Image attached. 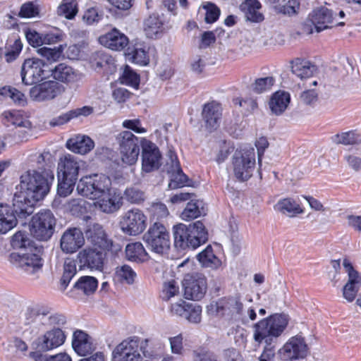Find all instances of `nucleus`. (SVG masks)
<instances>
[{"mask_svg":"<svg viewBox=\"0 0 361 361\" xmlns=\"http://www.w3.org/2000/svg\"><path fill=\"white\" fill-rule=\"evenodd\" d=\"M53 180V176L48 177L36 170L23 173L13 198L16 212L23 216L32 214L35 203L48 194Z\"/></svg>","mask_w":361,"mask_h":361,"instance_id":"nucleus-1","label":"nucleus"},{"mask_svg":"<svg viewBox=\"0 0 361 361\" xmlns=\"http://www.w3.org/2000/svg\"><path fill=\"white\" fill-rule=\"evenodd\" d=\"M175 246L180 250H195L208 240V232L200 221L189 225L180 223L173 226Z\"/></svg>","mask_w":361,"mask_h":361,"instance_id":"nucleus-2","label":"nucleus"},{"mask_svg":"<svg viewBox=\"0 0 361 361\" xmlns=\"http://www.w3.org/2000/svg\"><path fill=\"white\" fill-rule=\"evenodd\" d=\"M288 323V318L283 314H274L262 319L253 325V339L258 345H275Z\"/></svg>","mask_w":361,"mask_h":361,"instance_id":"nucleus-3","label":"nucleus"},{"mask_svg":"<svg viewBox=\"0 0 361 361\" xmlns=\"http://www.w3.org/2000/svg\"><path fill=\"white\" fill-rule=\"evenodd\" d=\"M111 189V178L102 173L82 177L76 188L78 194L93 200L108 195Z\"/></svg>","mask_w":361,"mask_h":361,"instance_id":"nucleus-4","label":"nucleus"},{"mask_svg":"<svg viewBox=\"0 0 361 361\" xmlns=\"http://www.w3.org/2000/svg\"><path fill=\"white\" fill-rule=\"evenodd\" d=\"M119 146V155L123 164L133 166L136 164L140 152L141 137L128 130H123L116 135Z\"/></svg>","mask_w":361,"mask_h":361,"instance_id":"nucleus-5","label":"nucleus"},{"mask_svg":"<svg viewBox=\"0 0 361 361\" xmlns=\"http://www.w3.org/2000/svg\"><path fill=\"white\" fill-rule=\"evenodd\" d=\"M256 159L254 148H244L235 151L232 158V169L234 177L244 182L250 179L255 168Z\"/></svg>","mask_w":361,"mask_h":361,"instance_id":"nucleus-6","label":"nucleus"},{"mask_svg":"<svg viewBox=\"0 0 361 361\" xmlns=\"http://www.w3.org/2000/svg\"><path fill=\"white\" fill-rule=\"evenodd\" d=\"M143 240L153 252L163 255L171 247L170 234L166 228L159 222L154 223L144 234Z\"/></svg>","mask_w":361,"mask_h":361,"instance_id":"nucleus-7","label":"nucleus"},{"mask_svg":"<svg viewBox=\"0 0 361 361\" xmlns=\"http://www.w3.org/2000/svg\"><path fill=\"white\" fill-rule=\"evenodd\" d=\"M51 68L37 58L25 59L21 67V79L25 85H32L50 76Z\"/></svg>","mask_w":361,"mask_h":361,"instance_id":"nucleus-8","label":"nucleus"},{"mask_svg":"<svg viewBox=\"0 0 361 361\" xmlns=\"http://www.w3.org/2000/svg\"><path fill=\"white\" fill-rule=\"evenodd\" d=\"M147 218L144 212L133 208L124 212L121 216L119 226L121 231L128 235H137L147 228Z\"/></svg>","mask_w":361,"mask_h":361,"instance_id":"nucleus-9","label":"nucleus"},{"mask_svg":"<svg viewBox=\"0 0 361 361\" xmlns=\"http://www.w3.org/2000/svg\"><path fill=\"white\" fill-rule=\"evenodd\" d=\"M56 220L52 212L44 210L32 216L30 232L39 240H47L54 233Z\"/></svg>","mask_w":361,"mask_h":361,"instance_id":"nucleus-10","label":"nucleus"},{"mask_svg":"<svg viewBox=\"0 0 361 361\" xmlns=\"http://www.w3.org/2000/svg\"><path fill=\"white\" fill-rule=\"evenodd\" d=\"M11 262L28 274H33L39 271L43 265L42 259L35 249L30 247L28 250L13 252L10 255Z\"/></svg>","mask_w":361,"mask_h":361,"instance_id":"nucleus-11","label":"nucleus"},{"mask_svg":"<svg viewBox=\"0 0 361 361\" xmlns=\"http://www.w3.org/2000/svg\"><path fill=\"white\" fill-rule=\"evenodd\" d=\"M182 284L184 296L188 300H200L207 292V279L200 273L185 274Z\"/></svg>","mask_w":361,"mask_h":361,"instance_id":"nucleus-12","label":"nucleus"},{"mask_svg":"<svg viewBox=\"0 0 361 361\" xmlns=\"http://www.w3.org/2000/svg\"><path fill=\"white\" fill-rule=\"evenodd\" d=\"M85 233L88 242L95 247L113 252L121 250V246L113 243L111 239L108 238L103 226L99 224L88 225Z\"/></svg>","mask_w":361,"mask_h":361,"instance_id":"nucleus-13","label":"nucleus"},{"mask_svg":"<svg viewBox=\"0 0 361 361\" xmlns=\"http://www.w3.org/2000/svg\"><path fill=\"white\" fill-rule=\"evenodd\" d=\"M140 338L137 336L129 337L120 343L112 352L113 361H140Z\"/></svg>","mask_w":361,"mask_h":361,"instance_id":"nucleus-14","label":"nucleus"},{"mask_svg":"<svg viewBox=\"0 0 361 361\" xmlns=\"http://www.w3.org/2000/svg\"><path fill=\"white\" fill-rule=\"evenodd\" d=\"M309 20L317 32L334 26H343L345 24L343 22H337V15L325 6L314 9L309 15Z\"/></svg>","mask_w":361,"mask_h":361,"instance_id":"nucleus-15","label":"nucleus"},{"mask_svg":"<svg viewBox=\"0 0 361 361\" xmlns=\"http://www.w3.org/2000/svg\"><path fill=\"white\" fill-rule=\"evenodd\" d=\"M142 171L150 173L160 166L161 153L157 146L152 141L141 137Z\"/></svg>","mask_w":361,"mask_h":361,"instance_id":"nucleus-16","label":"nucleus"},{"mask_svg":"<svg viewBox=\"0 0 361 361\" xmlns=\"http://www.w3.org/2000/svg\"><path fill=\"white\" fill-rule=\"evenodd\" d=\"M243 305L238 298H221L212 302L207 307L211 314L240 317L243 315Z\"/></svg>","mask_w":361,"mask_h":361,"instance_id":"nucleus-17","label":"nucleus"},{"mask_svg":"<svg viewBox=\"0 0 361 361\" xmlns=\"http://www.w3.org/2000/svg\"><path fill=\"white\" fill-rule=\"evenodd\" d=\"M307 353V345L301 336H293L280 349L282 360L291 361L304 358Z\"/></svg>","mask_w":361,"mask_h":361,"instance_id":"nucleus-18","label":"nucleus"},{"mask_svg":"<svg viewBox=\"0 0 361 361\" xmlns=\"http://www.w3.org/2000/svg\"><path fill=\"white\" fill-rule=\"evenodd\" d=\"M60 93L61 85L52 80L35 85L30 90V98L37 102L51 100Z\"/></svg>","mask_w":361,"mask_h":361,"instance_id":"nucleus-19","label":"nucleus"},{"mask_svg":"<svg viewBox=\"0 0 361 361\" xmlns=\"http://www.w3.org/2000/svg\"><path fill=\"white\" fill-rule=\"evenodd\" d=\"M85 241L83 233L80 228H70L61 235V249L66 254H73L84 245Z\"/></svg>","mask_w":361,"mask_h":361,"instance_id":"nucleus-20","label":"nucleus"},{"mask_svg":"<svg viewBox=\"0 0 361 361\" xmlns=\"http://www.w3.org/2000/svg\"><path fill=\"white\" fill-rule=\"evenodd\" d=\"M50 75L56 80L75 86L82 83L83 79L82 73L63 63H59L51 69Z\"/></svg>","mask_w":361,"mask_h":361,"instance_id":"nucleus-21","label":"nucleus"},{"mask_svg":"<svg viewBox=\"0 0 361 361\" xmlns=\"http://www.w3.org/2000/svg\"><path fill=\"white\" fill-rule=\"evenodd\" d=\"M66 340L65 332L60 328H53L37 339L39 350L49 351L62 345Z\"/></svg>","mask_w":361,"mask_h":361,"instance_id":"nucleus-22","label":"nucleus"},{"mask_svg":"<svg viewBox=\"0 0 361 361\" xmlns=\"http://www.w3.org/2000/svg\"><path fill=\"white\" fill-rule=\"evenodd\" d=\"M343 266L348 275V281L343 288V295L346 300L352 302L354 300L361 286V279L349 260L345 259L343 262Z\"/></svg>","mask_w":361,"mask_h":361,"instance_id":"nucleus-23","label":"nucleus"},{"mask_svg":"<svg viewBox=\"0 0 361 361\" xmlns=\"http://www.w3.org/2000/svg\"><path fill=\"white\" fill-rule=\"evenodd\" d=\"M82 161L77 157L67 154L61 158L58 164V176L69 180H78Z\"/></svg>","mask_w":361,"mask_h":361,"instance_id":"nucleus-24","label":"nucleus"},{"mask_svg":"<svg viewBox=\"0 0 361 361\" xmlns=\"http://www.w3.org/2000/svg\"><path fill=\"white\" fill-rule=\"evenodd\" d=\"M80 263L92 271H102L104 267V257L100 251L87 247L78 254Z\"/></svg>","mask_w":361,"mask_h":361,"instance_id":"nucleus-25","label":"nucleus"},{"mask_svg":"<svg viewBox=\"0 0 361 361\" xmlns=\"http://www.w3.org/2000/svg\"><path fill=\"white\" fill-rule=\"evenodd\" d=\"M94 206L102 212L111 214L120 209L123 205V197L120 192L114 191L112 188L106 195L94 200Z\"/></svg>","mask_w":361,"mask_h":361,"instance_id":"nucleus-26","label":"nucleus"},{"mask_svg":"<svg viewBox=\"0 0 361 361\" xmlns=\"http://www.w3.org/2000/svg\"><path fill=\"white\" fill-rule=\"evenodd\" d=\"M99 42L104 47L114 51L123 49L129 42L127 36L116 28L101 35Z\"/></svg>","mask_w":361,"mask_h":361,"instance_id":"nucleus-27","label":"nucleus"},{"mask_svg":"<svg viewBox=\"0 0 361 361\" xmlns=\"http://www.w3.org/2000/svg\"><path fill=\"white\" fill-rule=\"evenodd\" d=\"M72 348L80 356H85L94 350L92 338L84 331L77 329L72 336Z\"/></svg>","mask_w":361,"mask_h":361,"instance_id":"nucleus-28","label":"nucleus"},{"mask_svg":"<svg viewBox=\"0 0 361 361\" xmlns=\"http://www.w3.org/2000/svg\"><path fill=\"white\" fill-rule=\"evenodd\" d=\"M66 147L74 153L86 154L94 149V142L87 135L78 134L67 140Z\"/></svg>","mask_w":361,"mask_h":361,"instance_id":"nucleus-29","label":"nucleus"},{"mask_svg":"<svg viewBox=\"0 0 361 361\" xmlns=\"http://www.w3.org/2000/svg\"><path fill=\"white\" fill-rule=\"evenodd\" d=\"M202 118L207 128L212 131L216 129L221 119V108L214 102L204 104L202 109Z\"/></svg>","mask_w":361,"mask_h":361,"instance_id":"nucleus-30","label":"nucleus"},{"mask_svg":"<svg viewBox=\"0 0 361 361\" xmlns=\"http://www.w3.org/2000/svg\"><path fill=\"white\" fill-rule=\"evenodd\" d=\"M16 214L20 218L27 216L18 214L14 207L11 209L8 204L0 203V233H6L17 225Z\"/></svg>","mask_w":361,"mask_h":361,"instance_id":"nucleus-31","label":"nucleus"},{"mask_svg":"<svg viewBox=\"0 0 361 361\" xmlns=\"http://www.w3.org/2000/svg\"><path fill=\"white\" fill-rule=\"evenodd\" d=\"M149 47L147 45L137 43L128 48L126 56L129 61L134 63L146 66L149 62Z\"/></svg>","mask_w":361,"mask_h":361,"instance_id":"nucleus-32","label":"nucleus"},{"mask_svg":"<svg viewBox=\"0 0 361 361\" xmlns=\"http://www.w3.org/2000/svg\"><path fill=\"white\" fill-rule=\"evenodd\" d=\"M262 5L258 0H245L240 6L245 18L254 23L264 20V16L260 11Z\"/></svg>","mask_w":361,"mask_h":361,"instance_id":"nucleus-33","label":"nucleus"},{"mask_svg":"<svg viewBox=\"0 0 361 361\" xmlns=\"http://www.w3.org/2000/svg\"><path fill=\"white\" fill-rule=\"evenodd\" d=\"M290 94L285 91H277L272 94L269 102L272 114L279 116L282 114L290 103Z\"/></svg>","mask_w":361,"mask_h":361,"instance_id":"nucleus-34","label":"nucleus"},{"mask_svg":"<svg viewBox=\"0 0 361 361\" xmlns=\"http://www.w3.org/2000/svg\"><path fill=\"white\" fill-rule=\"evenodd\" d=\"M125 252L126 257L130 262L142 263L149 259V255L140 242L128 243Z\"/></svg>","mask_w":361,"mask_h":361,"instance_id":"nucleus-35","label":"nucleus"},{"mask_svg":"<svg viewBox=\"0 0 361 361\" xmlns=\"http://www.w3.org/2000/svg\"><path fill=\"white\" fill-rule=\"evenodd\" d=\"M143 30L148 38L159 37L164 30V23L158 15L152 14L144 21Z\"/></svg>","mask_w":361,"mask_h":361,"instance_id":"nucleus-36","label":"nucleus"},{"mask_svg":"<svg viewBox=\"0 0 361 361\" xmlns=\"http://www.w3.org/2000/svg\"><path fill=\"white\" fill-rule=\"evenodd\" d=\"M205 214L204 203L202 200H192L188 202L180 214V218L183 221H190Z\"/></svg>","mask_w":361,"mask_h":361,"instance_id":"nucleus-37","label":"nucleus"},{"mask_svg":"<svg viewBox=\"0 0 361 361\" xmlns=\"http://www.w3.org/2000/svg\"><path fill=\"white\" fill-rule=\"evenodd\" d=\"M292 73L301 80L313 75L317 68L308 61L296 59L292 62Z\"/></svg>","mask_w":361,"mask_h":361,"instance_id":"nucleus-38","label":"nucleus"},{"mask_svg":"<svg viewBox=\"0 0 361 361\" xmlns=\"http://www.w3.org/2000/svg\"><path fill=\"white\" fill-rule=\"evenodd\" d=\"M137 274L128 264H123L115 268L114 280L115 281L133 285L136 280Z\"/></svg>","mask_w":361,"mask_h":361,"instance_id":"nucleus-39","label":"nucleus"},{"mask_svg":"<svg viewBox=\"0 0 361 361\" xmlns=\"http://www.w3.org/2000/svg\"><path fill=\"white\" fill-rule=\"evenodd\" d=\"M331 140L336 145H357L361 143V135L356 130H350L338 133Z\"/></svg>","mask_w":361,"mask_h":361,"instance_id":"nucleus-40","label":"nucleus"},{"mask_svg":"<svg viewBox=\"0 0 361 361\" xmlns=\"http://www.w3.org/2000/svg\"><path fill=\"white\" fill-rule=\"evenodd\" d=\"M197 258L200 263L205 267L216 269L221 264L220 259L214 255L211 245H207L204 250L197 255Z\"/></svg>","mask_w":361,"mask_h":361,"instance_id":"nucleus-41","label":"nucleus"},{"mask_svg":"<svg viewBox=\"0 0 361 361\" xmlns=\"http://www.w3.org/2000/svg\"><path fill=\"white\" fill-rule=\"evenodd\" d=\"M275 209L289 216L302 212L299 204L291 198H285L279 201L275 205Z\"/></svg>","mask_w":361,"mask_h":361,"instance_id":"nucleus-42","label":"nucleus"},{"mask_svg":"<svg viewBox=\"0 0 361 361\" xmlns=\"http://www.w3.org/2000/svg\"><path fill=\"white\" fill-rule=\"evenodd\" d=\"M98 281L96 278L90 276L80 277L74 285V288L81 290L85 295L93 293L97 288Z\"/></svg>","mask_w":361,"mask_h":361,"instance_id":"nucleus-43","label":"nucleus"},{"mask_svg":"<svg viewBox=\"0 0 361 361\" xmlns=\"http://www.w3.org/2000/svg\"><path fill=\"white\" fill-rule=\"evenodd\" d=\"M78 11L76 0H63L59 6L57 13L67 19H73Z\"/></svg>","mask_w":361,"mask_h":361,"instance_id":"nucleus-44","label":"nucleus"},{"mask_svg":"<svg viewBox=\"0 0 361 361\" xmlns=\"http://www.w3.org/2000/svg\"><path fill=\"white\" fill-rule=\"evenodd\" d=\"M75 262L71 259H67L63 264V273L61 279V284L63 289H66L71 282V279L76 274Z\"/></svg>","mask_w":361,"mask_h":361,"instance_id":"nucleus-45","label":"nucleus"},{"mask_svg":"<svg viewBox=\"0 0 361 361\" xmlns=\"http://www.w3.org/2000/svg\"><path fill=\"white\" fill-rule=\"evenodd\" d=\"M65 46L60 44L59 47L54 49L43 47L37 49V54L47 59L48 61H56L62 54Z\"/></svg>","mask_w":361,"mask_h":361,"instance_id":"nucleus-46","label":"nucleus"},{"mask_svg":"<svg viewBox=\"0 0 361 361\" xmlns=\"http://www.w3.org/2000/svg\"><path fill=\"white\" fill-rule=\"evenodd\" d=\"M170 176V182L169 183V188L171 190H175L188 186V178L183 173L182 169L180 171H173L168 173Z\"/></svg>","mask_w":361,"mask_h":361,"instance_id":"nucleus-47","label":"nucleus"},{"mask_svg":"<svg viewBox=\"0 0 361 361\" xmlns=\"http://www.w3.org/2000/svg\"><path fill=\"white\" fill-rule=\"evenodd\" d=\"M4 116L7 121L13 126L23 127L27 129H30L31 128L30 122L23 118L19 111H13L5 112Z\"/></svg>","mask_w":361,"mask_h":361,"instance_id":"nucleus-48","label":"nucleus"},{"mask_svg":"<svg viewBox=\"0 0 361 361\" xmlns=\"http://www.w3.org/2000/svg\"><path fill=\"white\" fill-rule=\"evenodd\" d=\"M120 80L123 84L137 87L140 82V77L130 66H126L122 75L120 77Z\"/></svg>","mask_w":361,"mask_h":361,"instance_id":"nucleus-49","label":"nucleus"},{"mask_svg":"<svg viewBox=\"0 0 361 361\" xmlns=\"http://www.w3.org/2000/svg\"><path fill=\"white\" fill-rule=\"evenodd\" d=\"M123 197L132 204H139L145 200V195L140 189L136 187H130L125 190Z\"/></svg>","mask_w":361,"mask_h":361,"instance_id":"nucleus-50","label":"nucleus"},{"mask_svg":"<svg viewBox=\"0 0 361 361\" xmlns=\"http://www.w3.org/2000/svg\"><path fill=\"white\" fill-rule=\"evenodd\" d=\"M89 203L82 198L73 199L67 204V208L73 215H80L87 211Z\"/></svg>","mask_w":361,"mask_h":361,"instance_id":"nucleus-51","label":"nucleus"},{"mask_svg":"<svg viewBox=\"0 0 361 361\" xmlns=\"http://www.w3.org/2000/svg\"><path fill=\"white\" fill-rule=\"evenodd\" d=\"M59 177V183L57 188L58 194L60 196L66 197L70 195L73 190L75 184L77 180L71 179L69 180L68 178Z\"/></svg>","mask_w":361,"mask_h":361,"instance_id":"nucleus-52","label":"nucleus"},{"mask_svg":"<svg viewBox=\"0 0 361 361\" xmlns=\"http://www.w3.org/2000/svg\"><path fill=\"white\" fill-rule=\"evenodd\" d=\"M274 79L273 77L260 78L255 80L252 84V90L257 93L261 94L265 91L269 90L274 84Z\"/></svg>","mask_w":361,"mask_h":361,"instance_id":"nucleus-53","label":"nucleus"},{"mask_svg":"<svg viewBox=\"0 0 361 361\" xmlns=\"http://www.w3.org/2000/svg\"><path fill=\"white\" fill-rule=\"evenodd\" d=\"M0 94L11 98L15 103L18 104L23 105L25 102L24 94L16 88L4 87L1 90Z\"/></svg>","mask_w":361,"mask_h":361,"instance_id":"nucleus-54","label":"nucleus"},{"mask_svg":"<svg viewBox=\"0 0 361 361\" xmlns=\"http://www.w3.org/2000/svg\"><path fill=\"white\" fill-rule=\"evenodd\" d=\"M188 322L194 324L200 322L202 318V307L193 303H189L184 317Z\"/></svg>","mask_w":361,"mask_h":361,"instance_id":"nucleus-55","label":"nucleus"},{"mask_svg":"<svg viewBox=\"0 0 361 361\" xmlns=\"http://www.w3.org/2000/svg\"><path fill=\"white\" fill-rule=\"evenodd\" d=\"M203 8L206 11L205 21L207 23H214L219 19L221 11L214 4L207 2L203 5Z\"/></svg>","mask_w":361,"mask_h":361,"instance_id":"nucleus-56","label":"nucleus"},{"mask_svg":"<svg viewBox=\"0 0 361 361\" xmlns=\"http://www.w3.org/2000/svg\"><path fill=\"white\" fill-rule=\"evenodd\" d=\"M167 160L165 165L167 173L180 171V164L176 152L173 149H169L166 154Z\"/></svg>","mask_w":361,"mask_h":361,"instance_id":"nucleus-57","label":"nucleus"},{"mask_svg":"<svg viewBox=\"0 0 361 361\" xmlns=\"http://www.w3.org/2000/svg\"><path fill=\"white\" fill-rule=\"evenodd\" d=\"M150 212L154 219L161 220L169 215L167 207L161 202L153 203L150 208Z\"/></svg>","mask_w":361,"mask_h":361,"instance_id":"nucleus-58","label":"nucleus"},{"mask_svg":"<svg viewBox=\"0 0 361 361\" xmlns=\"http://www.w3.org/2000/svg\"><path fill=\"white\" fill-rule=\"evenodd\" d=\"M179 293V287L174 281H170L164 283L161 298L164 300H169L171 298Z\"/></svg>","mask_w":361,"mask_h":361,"instance_id":"nucleus-59","label":"nucleus"},{"mask_svg":"<svg viewBox=\"0 0 361 361\" xmlns=\"http://www.w3.org/2000/svg\"><path fill=\"white\" fill-rule=\"evenodd\" d=\"M63 32L58 29L43 33V44H54L58 43L63 40Z\"/></svg>","mask_w":361,"mask_h":361,"instance_id":"nucleus-60","label":"nucleus"},{"mask_svg":"<svg viewBox=\"0 0 361 361\" xmlns=\"http://www.w3.org/2000/svg\"><path fill=\"white\" fill-rule=\"evenodd\" d=\"M30 245V239L25 232L18 231L16 233L11 239V245L13 248H25Z\"/></svg>","mask_w":361,"mask_h":361,"instance_id":"nucleus-61","label":"nucleus"},{"mask_svg":"<svg viewBox=\"0 0 361 361\" xmlns=\"http://www.w3.org/2000/svg\"><path fill=\"white\" fill-rule=\"evenodd\" d=\"M343 159L348 168L355 172L361 171V157L356 154H346Z\"/></svg>","mask_w":361,"mask_h":361,"instance_id":"nucleus-62","label":"nucleus"},{"mask_svg":"<svg viewBox=\"0 0 361 361\" xmlns=\"http://www.w3.org/2000/svg\"><path fill=\"white\" fill-rule=\"evenodd\" d=\"M102 18V14L100 13L97 8H90L87 9L83 15V20L87 25H93L97 23Z\"/></svg>","mask_w":361,"mask_h":361,"instance_id":"nucleus-63","label":"nucleus"},{"mask_svg":"<svg viewBox=\"0 0 361 361\" xmlns=\"http://www.w3.org/2000/svg\"><path fill=\"white\" fill-rule=\"evenodd\" d=\"M25 37L28 43L34 47H38L43 45V33L40 34L35 30L30 29L26 31Z\"/></svg>","mask_w":361,"mask_h":361,"instance_id":"nucleus-64","label":"nucleus"}]
</instances>
